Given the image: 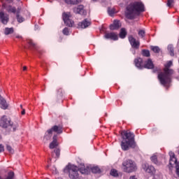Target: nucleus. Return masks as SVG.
Returning <instances> with one entry per match:
<instances>
[{
  "instance_id": "nucleus-37",
  "label": "nucleus",
  "mask_w": 179,
  "mask_h": 179,
  "mask_svg": "<svg viewBox=\"0 0 179 179\" xmlns=\"http://www.w3.org/2000/svg\"><path fill=\"white\" fill-rule=\"evenodd\" d=\"M6 149L9 152V153H11V155H13V150L12 149V147H10V145H6Z\"/></svg>"
},
{
  "instance_id": "nucleus-1",
  "label": "nucleus",
  "mask_w": 179,
  "mask_h": 179,
  "mask_svg": "<svg viewBox=\"0 0 179 179\" xmlns=\"http://www.w3.org/2000/svg\"><path fill=\"white\" fill-rule=\"evenodd\" d=\"M145 12V5L141 1H133L126 7L125 17L134 20L141 13Z\"/></svg>"
},
{
  "instance_id": "nucleus-40",
  "label": "nucleus",
  "mask_w": 179,
  "mask_h": 179,
  "mask_svg": "<svg viewBox=\"0 0 179 179\" xmlns=\"http://www.w3.org/2000/svg\"><path fill=\"white\" fill-rule=\"evenodd\" d=\"M8 11L12 13H16V8L15 7H10Z\"/></svg>"
},
{
  "instance_id": "nucleus-41",
  "label": "nucleus",
  "mask_w": 179,
  "mask_h": 179,
  "mask_svg": "<svg viewBox=\"0 0 179 179\" xmlns=\"http://www.w3.org/2000/svg\"><path fill=\"white\" fill-rule=\"evenodd\" d=\"M108 14L110 16H113L114 15V10H108Z\"/></svg>"
},
{
  "instance_id": "nucleus-24",
  "label": "nucleus",
  "mask_w": 179,
  "mask_h": 179,
  "mask_svg": "<svg viewBox=\"0 0 179 179\" xmlns=\"http://www.w3.org/2000/svg\"><path fill=\"white\" fill-rule=\"evenodd\" d=\"M150 159L152 163H154L155 164H157V166H160L162 164V162L157 161V156L153 155L151 157Z\"/></svg>"
},
{
  "instance_id": "nucleus-48",
  "label": "nucleus",
  "mask_w": 179,
  "mask_h": 179,
  "mask_svg": "<svg viewBox=\"0 0 179 179\" xmlns=\"http://www.w3.org/2000/svg\"><path fill=\"white\" fill-rule=\"evenodd\" d=\"M17 38H20V36H17Z\"/></svg>"
},
{
  "instance_id": "nucleus-14",
  "label": "nucleus",
  "mask_w": 179,
  "mask_h": 179,
  "mask_svg": "<svg viewBox=\"0 0 179 179\" xmlns=\"http://www.w3.org/2000/svg\"><path fill=\"white\" fill-rule=\"evenodd\" d=\"M134 64L138 69H143V59L141 57H137L134 59Z\"/></svg>"
},
{
  "instance_id": "nucleus-26",
  "label": "nucleus",
  "mask_w": 179,
  "mask_h": 179,
  "mask_svg": "<svg viewBox=\"0 0 179 179\" xmlns=\"http://www.w3.org/2000/svg\"><path fill=\"white\" fill-rule=\"evenodd\" d=\"M15 177V173L13 171H10L8 173L6 178H3L2 176H0V179H13Z\"/></svg>"
},
{
  "instance_id": "nucleus-15",
  "label": "nucleus",
  "mask_w": 179,
  "mask_h": 179,
  "mask_svg": "<svg viewBox=\"0 0 179 179\" xmlns=\"http://www.w3.org/2000/svg\"><path fill=\"white\" fill-rule=\"evenodd\" d=\"M0 20L3 24H8V22H9V16L8 15L3 13V12L0 13Z\"/></svg>"
},
{
  "instance_id": "nucleus-32",
  "label": "nucleus",
  "mask_w": 179,
  "mask_h": 179,
  "mask_svg": "<svg viewBox=\"0 0 179 179\" xmlns=\"http://www.w3.org/2000/svg\"><path fill=\"white\" fill-rule=\"evenodd\" d=\"M55 155H56V157L55 158L56 159H59V156L61 155V150H59V148H56L55 150H54Z\"/></svg>"
},
{
  "instance_id": "nucleus-34",
  "label": "nucleus",
  "mask_w": 179,
  "mask_h": 179,
  "mask_svg": "<svg viewBox=\"0 0 179 179\" xmlns=\"http://www.w3.org/2000/svg\"><path fill=\"white\" fill-rule=\"evenodd\" d=\"M138 36L140 37H141V38H145V30L140 29L138 31Z\"/></svg>"
},
{
  "instance_id": "nucleus-49",
  "label": "nucleus",
  "mask_w": 179,
  "mask_h": 179,
  "mask_svg": "<svg viewBox=\"0 0 179 179\" xmlns=\"http://www.w3.org/2000/svg\"><path fill=\"white\" fill-rule=\"evenodd\" d=\"M152 179H156V178H153Z\"/></svg>"
},
{
  "instance_id": "nucleus-28",
  "label": "nucleus",
  "mask_w": 179,
  "mask_h": 179,
  "mask_svg": "<svg viewBox=\"0 0 179 179\" xmlns=\"http://www.w3.org/2000/svg\"><path fill=\"white\" fill-rule=\"evenodd\" d=\"M150 48L152 51H153V52H155L157 54H159V52H160V48H159V46H151Z\"/></svg>"
},
{
  "instance_id": "nucleus-43",
  "label": "nucleus",
  "mask_w": 179,
  "mask_h": 179,
  "mask_svg": "<svg viewBox=\"0 0 179 179\" xmlns=\"http://www.w3.org/2000/svg\"><path fill=\"white\" fill-rule=\"evenodd\" d=\"M22 115H24V114H26V110L24 109H23L21 112Z\"/></svg>"
},
{
  "instance_id": "nucleus-16",
  "label": "nucleus",
  "mask_w": 179,
  "mask_h": 179,
  "mask_svg": "<svg viewBox=\"0 0 179 179\" xmlns=\"http://www.w3.org/2000/svg\"><path fill=\"white\" fill-rule=\"evenodd\" d=\"M143 68H145L146 69H153L155 68V64H153L152 59H148L145 62Z\"/></svg>"
},
{
  "instance_id": "nucleus-42",
  "label": "nucleus",
  "mask_w": 179,
  "mask_h": 179,
  "mask_svg": "<svg viewBox=\"0 0 179 179\" xmlns=\"http://www.w3.org/2000/svg\"><path fill=\"white\" fill-rule=\"evenodd\" d=\"M4 150V147L2 144H0V153H1V152H3Z\"/></svg>"
},
{
  "instance_id": "nucleus-9",
  "label": "nucleus",
  "mask_w": 179,
  "mask_h": 179,
  "mask_svg": "<svg viewBox=\"0 0 179 179\" xmlns=\"http://www.w3.org/2000/svg\"><path fill=\"white\" fill-rule=\"evenodd\" d=\"M128 40L132 48H135V50H139V47L141 45V42L139 41H136V38H134V36L132 35L129 36Z\"/></svg>"
},
{
  "instance_id": "nucleus-21",
  "label": "nucleus",
  "mask_w": 179,
  "mask_h": 179,
  "mask_svg": "<svg viewBox=\"0 0 179 179\" xmlns=\"http://www.w3.org/2000/svg\"><path fill=\"white\" fill-rule=\"evenodd\" d=\"M49 131H52V132H57V134H62V127L55 125L50 129Z\"/></svg>"
},
{
  "instance_id": "nucleus-23",
  "label": "nucleus",
  "mask_w": 179,
  "mask_h": 179,
  "mask_svg": "<svg viewBox=\"0 0 179 179\" xmlns=\"http://www.w3.org/2000/svg\"><path fill=\"white\" fill-rule=\"evenodd\" d=\"M13 31H14V29L13 27L11 28L6 27L4 29V34L6 36H9V34H13Z\"/></svg>"
},
{
  "instance_id": "nucleus-20",
  "label": "nucleus",
  "mask_w": 179,
  "mask_h": 179,
  "mask_svg": "<svg viewBox=\"0 0 179 179\" xmlns=\"http://www.w3.org/2000/svg\"><path fill=\"white\" fill-rule=\"evenodd\" d=\"M58 146V140H57V136L54 135L53 136V141L50 143L49 148L50 149H55Z\"/></svg>"
},
{
  "instance_id": "nucleus-3",
  "label": "nucleus",
  "mask_w": 179,
  "mask_h": 179,
  "mask_svg": "<svg viewBox=\"0 0 179 179\" xmlns=\"http://www.w3.org/2000/svg\"><path fill=\"white\" fill-rule=\"evenodd\" d=\"M121 136L122 141L121 142V148L122 150H128L129 148L133 149L136 147V143H135V135L128 131H122Z\"/></svg>"
},
{
  "instance_id": "nucleus-11",
  "label": "nucleus",
  "mask_w": 179,
  "mask_h": 179,
  "mask_svg": "<svg viewBox=\"0 0 179 179\" xmlns=\"http://www.w3.org/2000/svg\"><path fill=\"white\" fill-rule=\"evenodd\" d=\"M104 38L109 40L117 41L118 40V34L115 32H108L104 34Z\"/></svg>"
},
{
  "instance_id": "nucleus-17",
  "label": "nucleus",
  "mask_w": 179,
  "mask_h": 179,
  "mask_svg": "<svg viewBox=\"0 0 179 179\" xmlns=\"http://www.w3.org/2000/svg\"><path fill=\"white\" fill-rule=\"evenodd\" d=\"M78 171H80L81 174H89L90 168H89V166H85V164H81L78 168Z\"/></svg>"
},
{
  "instance_id": "nucleus-10",
  "label": "nucleus",
  "mask_w": 179,
  "mask_h": 179,
  "mask_svg": "<svg viewBox=\"0 0 179 179\" xmlns=\"http://www.w3.org/2000/svg\"><path fill=\"white\" fill-rule=\"evenodd\" d=\"M143 169L144 171H145L146 173H148L149 174H152V176H155V174H156V169H155V166L152 165H149L148 164H144L143 165Z\"/></svg>"
},
{
  "instance_id": "nucleus-27",
  "label": "nucleus",
  "mask_w": 179,
  "mask_h": 179,
  "mask_svg": "<svg viewBox=\"0 0 179 179\" xmlns=\"http://www.w3.org/2000/svg\"><path fill=\"white\" fill-rule=\"evenodd\" d=\"M168 51H169L171 57H174V48H173L172 45H168Z\"/></svg>"
},
{
  "instance_id": "nucleus-30",
  "label": "nucleus",
  "mask_w": 179,
  "mask_h": 179,
  "mask_svg": "<svg viewBox=\"0 0 179 179\" xmlns=\"http://www.w3.org/2000/svg\"><path fill=\"white\" fill-rule=\"evenodd\" d=\"M66 3H69L70 5H76L78 3V0H64Z\"/></svg>"
},
{
  "instance_id": "nucleus-33",
  "label": "nucleus",
  "mask_w": 179,
  "mask_h": 179,
  "mask_svg": "<svg viewBox=\"0 0 179 179\" xmlns=\"http://www.w3.org/2000/svg\"><path fill=\"white\" fill-rule=\"evenodd\" d=\"M92 172L94 173L95 174L97 173H101L100 168L99 166H94L91 169Z\"/></svg>"
},
{
  "instance_id": "nucleus-8",
  "label": "nucleus",
  "mask_w": 179,
  "mask_h": 179,
  "mask_svg": "<svg viewBox=\"0 0 179 179\" xmlns=\"http://www.w3.org/2000/svg\"><path fill=\"white\" fill-rule=\"evenodd\" d=\"M62 17L66 26H69V27H72L73 26V21L71 20V13H63Z\"/></svg>"
},
{
  "instance_id": "nucleus-45",
  "label": "nucleus",
  "mask_w": 179,
  "mask_h": 179,
  "mask_svg": "<svg viewBox=\"0 0 179 179\" xmlns=\"http://www.w3.org/2000/svg\"><path fill=\"white\" fill-rule=\"evenodd\" d=\"M129 179H137L136 176H131Z\"/></svg>"
},
{
  "instance_id": "nucleus-44",
  "label": "nucleus",
  "mask_w": 179,
  "mask_h": 179,
  "mask_svg": "<svg viewBox=\"0 0 179 179\" xmlns=\"http://www.w3.org/2000/svg\"><path fill=\"white\" fill-rule=\"evenodd\" d=\"M153 72H154V73H156V72H159V69H155L153 70Z\"/></svg>"
},
{
  "instance_id": "nucleus-47",
  "label": "nucleus",
  "mask_w": 179,
  "mask_h": 179,
  "mask_svg": "<svg viewBox=\"0 0 179 179\" xmlns=\"http://www.w3.org/2000/svg\"><path fill=\"white\" fill-rule=\"evenodd\" d=\"M20 108H23V106H22V105H20Z\"/></svg>"
},
{
  "instance_id": "nucleus-5",
  "label": "nucleus",
  "mask_w": 179,
  "mask_h": 179,
  "mask_svg": "<svg viewBox=\"0 0 179 179\" xmlns=\"http://www.w3.org/2000/svg\"><path fill=\"white\" fill-rule=\"evenodd\" d=\"M0 127L1 128H10L13 129V131H16V128H17L19 126L17 124H13V122L10 120V118L7 117L6 115H3L0 119Z\"/></svg>"
},
{
  "instance_id": "nucleus-6",
  "label": "nucleus",
  "mask_w": 179,
  "mask_h": 179,
  "mask_svg": "<svg viewBox=\"0 0 179 179\" xmlns=\"http://www.w3.org/2000/svg\"><path fill=\"white\" fill-rule=\"evenodd\" d=\"M169 155L170 156L169 167L170 170H171V167H173L174 164H176V174L178 177H179V162H177V158H176V154H174V152L171 151L169 152Z\"/></svg>"
},
{
  "instance_id": "nucleus-4",
  "label": "nucleus",
  "mask_w": 179,
  "mask_h": 179,
  "mask_svg": "<svg viewBox=\"0 0 179 179\" xmlns=\"http://www.w3.org/2000/svg\"><path fill=\"white\" fill-rule=\"evenodd\" d=\"M122 169L124 173H134V171L138 170L136 164L131 159H127L123 162Z\"/></svg>"
},
{
  "instance_id": "nucleus-25",
  "label": "nucleus",
  "mask_w": 179,
  "mask_h": 179,
  "mask_svg": "<svg viewBox=\"0 0 179 179\" xmlns=\"http://www.w3.org/2000/svg\"><path fill=\"white\" fill-rule=\"evenodd\" d=\"M120 38H125L127 37V30L125 28H122L119 34Z\"/></svg>"
},
{
  "instance_id": "nucleus-35",
  "label": "nucleus",
  "mask_w": 179,
  "mask_h": 179,
  "mask_svg": "<svg viewBox=\"0 0 179 179\" xmlns=\"http://www.w3.org/2000/svg\"><path fill=\"white\" fill-rule=\"evenodd\" d=\"M110 175L113 177H117V176H118V172L115 169H112L110 171Z\"/></svg>"
},
{
  "instance_id": "nucleus-38",
  "label": "nucleus",
  "mask_w": 179,
  "mask_h": 179,
  "mask_svg": "<svg viewBox=\"0 0 179 179\" xmlns=\"http://www.w3.org/2000/svg\"><path fill=\"white\" fill-rule=\"evenodd\" d=\"M28 43L31 47H33V48H36V43H33V41L29 40Z\"/></svg>"
},
{
  "instance_id": "nucleus-39",
  "label": "nucleus",
  "mask_w": 179,
  "mask_h": 179,
  "mask_svg": "<svg viewBox=\"0 0 179 179\" xmlns=\"http://www.w3.org/2000/svg\"><path fill=\"white\" fill-rule=\"evenodd\" d=\"M173 3H174V0H168L167 1V6L171 8L172 6Z\"/></svg>"
},
{
  "instance_id": "nucleus-13",
  "label": "nucleus",
  "mask_w": 179,
  "mask_h": 179,
  "mask_svg": "<svg viewBox=\"0 0 179 179\" xmlns=\"http://www.w3.org/2000/svg\"><path fill=\"white\" fill-rule=\"evenodd\" d=\"M73 12H74V13H76L78 15H86V11L85 10V7L82 5L75 7L73 8Z\"/></svg>"
},
{
  "instance_id": "nucleus-29",
  "label": "nucleus",
  "mask_w": 179,
  "mask_h": 179,
  "mask_svg": "<svg viewBox=\"0 0 179 179\" xmlns=\"http://www.w3.org/2000/svg\"><path fill=\"white\" fill-rule=\"evenodd\" d=\"M142 55L143 57H150V52L148 50H142Z\"/></svg>"
},
{
  "instance_id": "nucleus-31",
  "label": "nucleus",
  "mask_w": 179,
  "mask_h": 179,
  "mask_svg": "<svg viewBox=\"0 0 179 179\" xmlns=\"http://www.w3.org/2000/svg\"><path fill=\"white\" fill-rule=\"evenodd\" d=\"M17 20L19 23H23V22H24V19L19 15V13H17Z\"/></svg>"
},
{
  "instance_id": "nucleus-7",
  "label": "nucleus",
  "mask_w": 179,
  "mask_h": 179,
  "mask_svg": "<svg viewBox=\"0 0 179 179\" xmlns=\"http://www.w3.org/2000/svg\"><path fill=\"white\" fill-rule=\"evenodd\" d=\"M69 169V177L71 179H80L79 177V168L75 165H70Z\"/></svg>"
},
{
  "instance_id": "nucleus-46",
  "label": "nucleus",
  "mask_w": 179,
  "mask_h": 179,
  "mask_svg": "<svg viewBox=\"0 0 179 179\" xmlns=\"http://www.w3.org/2000/svg\"><path fill=\"white\" fill-rule=\"evenodd\" d=\"M26 69H27V67L26 66H24L23 67V71H26Z\"/></svg>"
},
{
  "instance_id": "nucleus-22",
  "label": "nucleus",
  "mask_w": 179,
  "mask_h": 179,
  "mask_svg": "<svg viewBox=\"0 0 179 179\" xmlns=\"http://www.w3.org/2000/svg\"><path fill=\"white\" fill-rule=\"evenodd\" d=\"M52 136V130L48 129L44 136V139H46V141H50Z\"/></svg>"
},
{
  "instance_id": "nucleus-19",
  "label": "nucleus",
  "mask_w": 179,
  "mask_h": 179,
  "mask_svg": "<svg viewBox=\"0 0 179 179\" xmlns=\"http://www.w3.org/2000/svg\"><path fill=\"white\" fill-rule=\"evenodd\" d=\"M8 107H9V105L6 103V100L0 95V108H2V110H6Z\"/></svg>"
},
{
  "instance_id": "nucleus-36",
  "label": "nucleus",
  "mask_w": 179,
  "mask_h": 179,
  "mask_svg": "<svg viewBox=\"0 0 179 179\" xmlns=\"http://www.w3.org/2000/svg\"><path fill=\"white\" fill-rule=\"evenodd\" d=\"M63 34L65 36H69V29H68L67 27H65L63 31H62Z\"/></svg>"
},
{
  "instance_id": "nucleus-12",
  "label": "nucleus",
  "mask_w": 179,
  "mask_h": 179,
  "mask_svg": "<svg viewBox=\"0 0 179 179\" xmlns=\"http://www.w3.org/2000/svg\"><path fill=\"white\" fill-rule=\"evenodd\" d=\"M92 24V22L87 19H85L83 22H79L78 24V29H86L89 27Z\"/></svg>"
},
{
  "instance_id": "nucleus-18",
  "label": "nucleus",
  "mask_w": 179,
  "mask_h": 179,
  "mask_svg": "<svg viewBox=\"0 0 179 179\" xmlns=\"http://www.w3.org/2000/svg\"><path fill=\"white\" fill-rule=\"evenodd\" d=\"M121 27V22L119 20H114L113 23L110 25L111 30H118Z\"/></svg>"
},
{
  "instance_id": "nucleus-2",
  "label": "nucleus",
  "mask_w": 179,
  "mask_h": 179,
  "mask_svg": "<svg viewBox=\"0 0 179 179\" xmlns=\"http://www.w3.org/2000/svg\"><path fill=\"white\" fill-rule=\"evenodd\" d=\"M173 65V62L169 61L165 64L164 72H160L158 74V79L163 86L169 85L171 82V75L174 73V70L171 69L170 66Z\"/></svg>"
}]
</instances>
